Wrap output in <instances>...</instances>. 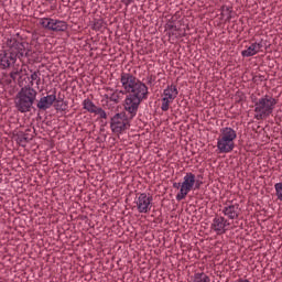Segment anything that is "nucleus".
<instances>
[{"mask_svg": "<svg viewBox=\"0 0 282 282\" xmlns=\"http://www.w3.org/2000/svg\"><path fill=\"white\" fill-rule=\"evenodd\" d=\"M54 22H55V19L43 18V19L40 20V25H42V28H44V30H48L50 32H53Z\"/></svg>", "mask_w": 282, "mask_h": 282, "instance_id": "16", "label": "nucleus"}, {"mask_svg": "<svg viewBox=\"0 0 282 282\" xmlns=\"http://www.w3.org/2000/svg\"><path fill=\"white\" fill-rule=\"evenodd\" d=\"M189 282H210V276L206 273H195Z\"/></svg>", "mask_w": 282, "mask_h": 282, "instance_id": "20", "label": "nucleus"}, {"mask_svg": "<svg viewBox=\"0 0 282 282\" xmlns=\"http://www.w3.org/2000/svg\"><path fill=\"white\" fill-rule=\"evenodd\" d=\"M33 87L34 83L30 82L15 95L14 105L17 111L20 113H29L32 111V109H34V102L36 101V96H39V93Z\"/></svg>", "mask_w": 282, "mask_h": 282, "instance_id": "3", "label": "nucleus"}, {"mask_svg": "<svg viewBox=\"0 0 282 282\" xmlns=\"http://www.w3.org/2000/svg\"><path fill=\"white\" fill-rule=\"evenodd\" d=\"M33 131L35 132L36 130L33 128Z\"/></svg>", "mask_w": 282, "mask_h": 282, "instance_id": "42", "label": "nucleus"}, {"mask_svg": "<svg viewBox=\"0 0 282 282\" xmlns=\"http://www.w3.org/2000/svg\"><path fill=\"white\" fill-rule=\"evenodd\" d=\"M84 109L88 111L89 113H96L98 111L99 107H97L91 99L87 98L83 101Z\"/></svg>", "mask_w": 282, "mask_h": 282, "instance_id": "19", "label": "nucleus"}, {"mask_svg": "<svg viewBox=\"0 0 282 282\" xmlns=\"http://www.w3.org/2000/svg\"><path fill=\"white\" fill-rule=\"evenodd\" d=\"M69 25L65 21L55 20L53 24V32H67Z\"/></svg>", "mask_w": 282, "mask_h": 282, "instance_id": "17", "label": "nucleus"}, {"mask_svg": "<svg viewBox=\"0 0 282 282\" xmlns=\"http://www.w3.org/2000/svg\"><path fill=\"white\" fill-rule=\"evenodd\" d=\"M195 186V174L186 173L184 176V181L182 182L180 193L176 195L177 202H182V199H186V195L193 191Z\"/></svg>", "mask_w": 282, "mask_h": 282, "instance_id": "7", "label": "nucleus"}, {"mask_svg": "<svg viewBox=\"0 0 282 282\" xmlns=\"http://www.w3.org/2000/svg\"><path fill=\"white\" fill-rule=\"evenodd\" d=\"M6 45L8 50L2 51L0 53V67L1 69H8L10 66L17 63V58H19V52L14 46V42L12 37L7 39Z\"/></svg>", "mask_w": 282, "mask_h": 282, "instance_id": "5", "label": "nucleus"}, {"mask_svg": "<svg viewBox=\"0 0 282 282\" xmlns=\"http://www.w3.org/2000/svg\"><path fill=\"white\" fill-rule=\"evenodd\" d=\"M220 139H223V140H227V141H229V142H235V140H237V131H235V129H232V128H228V127H226V128H223L221 130H220Z\"/></svg>", "mask_w": 282, "mask_h": 282, "instance_id": "15", "label": "nucleus"}, {"mask_svg": "<svg viewBox=\"0 0 282 282\" xmlns=\"http://www.w3.org/2000/svg\"><path fill=\"white\" fill-rule=\"evenodd\" d=\"M223 214L228 217V219H238L239 215H241V208L239 204L226 203V207L223 209Z\"/></svg>", "mask_w": 282, "mask_h": 282, "instance_id": "12", "label": "nucleus"}, {"mask_svg": "<svg viewBox=\"0 0 282 282\" xmlns=\"http://www.w3.org/2000/svg\"><path fill=\"white\" fill-rule=\"evenodd\" d=\"M51 91V95L41 97L37 101L36 107L39 111H47V109L54 106V101L56 100V88Z\"/></svg>", "mask_w": 282, "mask_h": 282, "instance_id": "10", "label": "nucleus"}, {"mask_svg": "<svg viewBox=\"0 0 282 282\" xmlns=\"http://www.w3.org/2000/svg\"><path fill=\"white\" fill-rule=\"evenodd\" d=\"M274 188H275V195H276L278 199H279L280 202H282V182L276 183V184L274 185Z\"/></svg>", "mask_w": 282, "mask_h": 282, "instance_id": "26", "label": "nucleus"}, {"mask_svg": "<svg viewBox=\"0 0 282 282\" xmlns=\"http://www.w3.org/2000/svg\"><path fill=\"white\" fill-rule=\"evenodd\" d=\"M140 107L135 106L133 109L132 105L124 104V110L121 112H117L110 118V129L112 133L120 135V133H124V131L131 129V121L138 115V109Z\"/></svg>", "mask_w": 282, "mask_h": 282, "instance_id": "2", "label": "nucleus"}, {"mask_svg": "<svg viewBox=\"0 0 282 282\" xmlns=\"http://www.w3.org/2000/svg\"><path fill=\"white\" fill-rule=\"evenodd\" d=\"M39 74H41V70H36L33 74H31L30 83H34V80H36V85H39L41 83V77H39Z\"/></svg>", "mask_w": 282, "mask_h": 282, "instance_id": "27", "label": "nucleus"}, {"mask_svg": "<svg viewBox=\"0 0 282 282\" xmlns=\"http://www.w3.org/2000/svg\"><path fill=\"white\" fill-rule=\"evenodd\" d=\"M253 46L256 47V52H261L263 47H265V42L261 40L259 43L254 42Z\"/></svg>", "mask_w": 282, "mask_h": 282, "instance_id": "28", "label": "nucleus"}, {"mask_svg": "<svg viewBox=\"0 0 282 282\" xmlns=\"http://www.w3.org/2000/svg\"><path fill=\"white\" fill-rule=\"evenodd\" d=\"M178 39H184V36H186V31H184L183 33H180L178 35H176Z\"/></svg>", "mask_w": 282, "mask_h": 282, "instance_id": "36", "label": "nucleus"}, {"mask_svg": "<svg viewBox=\"0 0 282 282\" xmlns=\"http://www.w3.org/2000/svg\"><path fill=\"white\" fill-rule=\"evenodd\" d=\"M120 80L123 93L128 94L126 105H132L131 109L140 107L141 102L147 100V96H149V87H147V84L142 83L130 73H121Z\"/></svg>", "mask_w": 282, "mask_h": 282, "instance_id": "1", "label": "nucleus"}, {"mask_svg": "<svg viewBox=\"0 0 282 282\" xmlns=\"http://www.w3.org/2000/svg\"><path fill=\"white\" fill-rule=\"evenodd\" d=\"M256 54H258V52H257V48L254 47L253 43L247 50H243L241 52V55L245 58H250V56H254Z\"/></svg>", "mask_w": 282, "mask_h": 282, "instance_id": "22", "label": "nucleus"}, {"mask_svg": "<svg viewBox=\"0 0 282 282\" xmlns=\"http://www.w3.org/2000/svg\"><path fill=\"white\" fill-rule=\"evenodd\" d=\"M226 226H230V224L228 223L227 219H225V228H226Z\"/></svg>", "mask_w": 282, "mask_h": 282, "instance_id": "39", "label": "nucleus"}, {"mask_svg": "<svg viewBox=\"0 0 282 282\" xmlns=\"http://www.w3.org/2000/svg\"><path fill=\"white\" fill-rule=\"evenodd\" d=\"M167 36H177V33H175V32H173V31H170L169 33H167Z\"/></svg>", "mask_w": 282, "mask_h": 282, "instance_id": "37", "label": "nucleus"}, {"mask_svg": "<svg viewBox=\"0 0 282 282\" xmlns=\"http://www.w3.org/2000/svg\"><path fill=\"white\" fill-rule=\"evenodd\" d=\"M263 80H265V76L263 75H256L252 77V83H263Z\"/></svg>", "mask_w": 282, "mask_h": 282, "instance_id": "30", "label": "nucleus"}, {"mask_svg": "<svg viewBox=\"0 0 282 282\" xmlns=\"http://www.w3.org/2000/svg\"><path fill=\"white\" fill-rule=\"evenodd\" d=\"M252 102H254V104H256L257 101L252 100Z\"/></svg>", "mask_w": 282, "mask_h": 282, "instance_id": "41", "label": "nucleus"}, {"mask_svg": "<svg viewBox=\"0 0 282 282\" xmlns=\"http://www.w3.org/2000/svg\"><path fill=\"white\" fill-rule=\"evenodd\" d=\"M17 36H21V34L17 33L15 36L11 37V40L13 41L14 47H17V50L19 51L18 53L19 61H23V58H30L32 54H34L32 52V46H30V43L25 41H19Z\"/></svg>", "mask_w": 282, "mask_h": 282, "instance_id": "6", "label": "nucleus"}, {"mask_svg": "<svg viewBox=\"0 0 282 282\" xmlns=\"http://www.w3.org/2000/svg\"><path fill=\"white\" fill-rule=\"evenodd\" d=\"M95 113L99 116V118L107 120V112L102 108L99 107Z\"/></svg>", "mask_w": 282, "mask_h": 282, "instance_id": "29", "label": "nucleus"}, {"mask_svg": "<svg viewBox=\"0 0 282 282\" xmlns=\"http://www.w3.org/2000/svg\"><path fill=\"white\" fill-rule=\"evenodd\" d=\"M173 188L181 189L182 188V183H173Z\"/></svg>", "mask_w": 282, "mask_h": 282, "instance_id": "35", "label": "nucleus"}, {"mask_svg": "<svg viewBox=\"0 0 282 282\" xmlns=\"http://www.w3.org/2000/svg\"><path fill=\"white\" fill-rule=\"evenodd\" d=\"M13 138L20 147H25L29 142L34 140V134H32V129L28 128L25 131L13 133Z\"/></svg>", "mask_w": 282, "mask_h": 282, "instance_id": "11", "label": "nucleus"}, {"mask_svg": "<svg viewBox=\"0 0 282 282\" xmlns=\"http://www.w3.org/2000/svg\"><path fill=\"white\" fill-rule=\"evenodd\" d=\"M102 25H105V21L102 19H97L94 21L93 30L100 32V30H102Z\"/></svg>", "mask_w": 282, "mask_h": 282, "instance_id": "25", "label": "nucleus"}, {"mask_svg": "<svg viewBox=\"0 0 282 282\" xmlns=\"http://www.w3.org/2000/svg\"><path fill=\"white\" fill-rule=\"evenodd\" d=\"M278 104L279 100H276L270 95H265L264 97H261L260 99L256 100V120H265V118L272 116L274 107H276Z\"/></svg>", "mask_w": 282, "mask_h": 282, "instance_id": "4", "label": "nucleus"}, {"mask_svg": "<svg viewBox=\"0 0 282 282\" xmlns=\"http://www.w3.org/2000/svg\"><path fill=\"white\" fill-rule=\"evenodd\" d=\"M217 149L219 153H231V151L235 149V141L218 138Z\"/></svg>", "mask_w": 282, "mask_h": 282, "instance_id": "14", "label": "nucleus"}, {"mask_svg": "<svg viewBox=\"0 0 282 282\" xmlns=\"http://www.w3.org/2000/svg\"><path fill=\"white\" fill-rule=\"evenodd\" d=\"M180 91L177 90V86L171 85L167 86V88L164 89L163 91V98H162V106L161 109L162 111H167L171 102L177 98V95Z\"/></svg>", "mask_w": 282, "mask_h": 282, "instance_id": "8", "label": "nucleus"}, {"mask_svg": "<svg viewBox=\"0 0 282 282\" xmlns=\"http://www.w3.org/2000/svg\"><path fill=\"white\" fill-rule=\"evenodd\" d=\"M212 228L217 232V235H226V218L223 216H216L212 224Z\"/></svg>", "mask_w": 282, "mask_h": 282, "instance_id": "13", "label": "nucleus"}, {"mask_svg": "<svg viewBox=\"0 0 282 282\" xmlns=\"http://www.w3.org/2000/svg\"><path fill=\"white\" fill-rule=\"evenodd\" d=\"M19 74H21L19 70L11 72L10 73V78H12V80H17V76H19Z\"/></svg>", "mask_w": 282, "mask_h": 282, "instance_id": "32", "label": "nucleus"}, {"mask_svg": "<svg viewBox=\"0 0 282 282\" xmlns=\"http://www.w3.org/2000/svg\"><path fill=\"white\" fill-rule=\"evenodd\" d=\"M220 10H221L220 17H226L225 21L230 22V20L232 19V7L223 6Z\"/></svg>", "mask_w": 282, "mask_h": 282, "instance_id": "21", "label": "nucleus"}, {"mask_svg": "<svg viewBox=\"0 0 282 282\" xmlns=\"http://www.w3.org/2000/svg\"><path fill=\"white\" fill-rule=\"evenodd\" d=\"M152 202L153 196L151 194L147 195V193H141L137 200V208L139 213H149L153 206Z\"/></svg>", "mask_w": 282, "mask_h": 282, "instance_id": "9", "label": "nucleus"}, {"mask_svg": "<svg viewBox=\"0 0 282 282\" xmlns=\"http://www.w3.org/2000/svg\"><path fill=\"white\" fill-rule=\"evenodd\" d=\"M135 0H121V3H124V6H129L130 3H133Z\"/></svg>", "mask_w": 282, "mask_h": 282, "instance_id": "34", "label": "nucleus"}, {"mask_svg": "<svg viewBox=\"0 0 282 282\" xmlns=\"http://www.w3.org/2000/svg\"><path fill=\"white\" fill-rule=\"evenodd\" d=\"M165 30H169V32H171V30H173L174 32H182V29L175 25V21L173 20H169L166 22Z\"/></svg>", "mask_w": 282, "mask_h": 282, "instance_id": "23", "label": "nucleus"}, {"mask_svg": "<svg viewBox=\"0 0 282 282\" xmlns=\"http://www.w3.org/2000/svg\"><path fill=\"white\" fill-rule=\"evenodd\" d=\"M54 102H65V95H63L62 93H58V95L56 97V94H55Z\"/></svg>", "mask_w": 282, "mask_h": 282, "instance_id": "31", "label": "nucleus"}, {"mask_svg": "<svg viewBox=\"0 0 282 282\" xmlns=\"http://www.w3.org/2000/svg\"><path fill=\"white\" fill-rule=\"evenodd\" d=\"M151 83H152V79L150 78V79H149V84L151 85Z\"/></svg>", "mask_w": 282, "mask_h": 282, "instance_id": "40", "label": "nucleus"}, {"mask_svg": "<svg viewBox=\"0 0 282 282\" xmlns=\"http://www.w3.org/2000/svg\"><path fill=\"white\" fill-rule=\"evenodd\" d=\"M53 107L56 111H67V101L54 102Z\"/></svg>", "mask_w": 282, "mask_h": 282, "instance_id": "24", "label": "nucleus"}, {"mask_svg": "<svg viewBox=\"0 0 282 282\" xmlns=\"http://www.w3.org/2000/svg\"><path fill=\"white\" fill-rule=\"evenodd\" d=\"M120 94L121 96H124V94H127L124 90H116L111 94V96L109 95H105V98L107 100H110L111 102H115V105H118V102H120Z\"/></svg>", "mask_w": 282, "mask_h": 282, "instance_id": "18", "label": "nucleus"}, {"mask_svg": "<svg viewBox=\"0 0 282 282\" xmlns=\"http://www.w3.org/2000/svg\"><path fill=\"white\" fill-rule=\"evenodd\" d=\"M202 184H203V182H202V181H197V180H195V183H194L195 189H199V188H202Z\"/></svg>", "mask_w": 282, "mask_h": 282, "instance_id": "33", "label": "nucleus"}, {"mask_svg": "<svg viewBox=\"0 0 282 282\" xmlns=\"http://www.w3.org/2000/svg\"><path fill=\"white\" fill-rule=\"evenodd\" d=\"M238 282H250V280H248V279H245V280L243 279H239Z\"/></svg>", "mask_w": 282, "mask_h": 282, "instance_id": "38", "label": "nucleus"}]
</instances>
